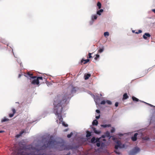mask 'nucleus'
I'll use <instances>...</instances> for the list:
<instances>
[{"mask_svg": "<svg viewBox=\"0 0 155 155\" xmlns=\"http://www.w3.org/2000/svg\"><path fill=\"white\" fill-rule=\"evenodd\" d=\"M75 87L71 86V88H68L64 91V94L62 96L58 95L54 99V112L56 115L59 117L61 115L62 110V105L64 104L71 94L76 92Z\"/></svg>", "mask_w": 155, "mask_h": 155, "instance_id": "1", "label": "nucleus"}, {"mask_svg": "<svg viewBox=\"0 0 155 155\" xmlns=\"http://www.w3.org/2000/svg\"><path fill=\"white\" fill-rule=\"evenodd\" d=\"M33 74L29 72H28L26 74H25L24 75L25 76L28 78H33L35 79L31 82V83L33 85H36L38 86L39 85V80H43V77H38L37 78V79L35 78H36V76H33Z\"/></svg>", "mask_w": 155, "mask_h": 155, "instance_id": "2", "label": "nucleus"}, {"mask_svg": "<svg viewBox=\"0 0 155 155\" xmlns=\"http://www.w3.org/2000/svg\"><path fill=\"white\" fill-rule=\"evenodd\" d=\"M56 141L54 140L50 139L47 144H45L44 146L46 147H51L53 146L55 144Z\"/></svg>", "mask_w": 155, "mask_h": 155, "instance_id": "3", "label": "nucleus"}, {"mask_svg": "<svg viewBox=\"0 0 155 155\" xmlns=\"http://www.w3.org/2000/svg\"><path fill=\"white\" fill-rule=\"evenodd\" d=\"M140 149L137 147H135L131 151H130L129 154L130 155H135L140 151Z\"/></svg>", "mask_w": 155, "mask_h": 155, "instance_id": "4", "label": "nucleus"}, {"mask_svg": "<svg viewBox=\"0 0 155 155\" xmlns=\"http://www.w3.org/2000/svg\"><path fill=\"white\" fill-rule=\"evenodd\" d=\"M101 138H97L96 139L94 137H93L91 140V142L92 143H94L96 142H100V139Z\"/></svg>", "mask_w": 155, "mask_h": 155, "instance_id": "5", "label": "nucleus"}, {"mask_svg": "<svg viewBox=\"0 0 155 155\" xmlns=\"http://www.w3.org/2000/svg\"><path fill=\"white\" fill-rule=\"evenodd\" d=\"M117 144L115 145V148L116 149H118V148H121L122 147L121 145V144L120 142H118L117 143Z\"/></svg>", "mask_w": 155, "mask_h": 155, "instance_id": "6", "label": "nucleus"}, {"mask_svg": "<svg viewBox=\"0 0 155 155\" xmlns=\"http://www.w3.org/2000/svg\"><path fill=\"white\" fill-rule=\"evenodd\" d=\"M150 34L148 33H145L143 36V38L145 39H147L148 38H150Z\"/></svg>", "mask_w": 155, "mask_h": 155, "instance_id": "7", "label": "nucleus"}, {"mask_svg": "<svg viewBox=\"0 0 155 155\" xmlns=\"http://www.w3.org/2000/svg\"><path fill=\"white\" fill-rule=\"evenodd\" d=\"M90 61V60L89 59H87L86 60H84L83 58L81 61V64H82V63H83V64H86L88 62H89Z\"/></svg>", "mask_w": 155, "mask_h": 155, "instance_id": "8", "label": "nucleus"}, {"mask_svg": "<svg viewBox=\"0 0 155 155\" xmlns=\"http://www.w3.org/2000/svg\"><path fill=\"white\" fill-rule=\"evenodd\" d=\"M138 134L137 133H136L134 134V136L131 137V140L133 141H135L137 140V136Z\"/></svg>", "mask_w": 155, "mask_h": 155, "instance_id": "9", "label": "nucleus"}, {"mask_svg": "<svg viewBox=\"0 0 155 155\" xmlns=\"http://www.w3.org/2000/svg\"><path fill=\"white\" fill-rule=\"evenodd\" d=\"M25 132L24 130H22L19 134H17L16 135V137L17 138H18L20 136H21V135Z\"/></svg>", "mask_w": 155, "mask_h": 155, "instance_id": "10", "label": "nucleus"}, {"mask_svg": "<svg viewBox=\"0 0 155 155\" xmlns=\"http://www.w3.org/2000/svg\"><path fill=\"white\" fill-rule=\"evenodd\" d=\"M129 97L127 95V93H124L123 96V100L127 99Z\"/></svg>", "mask_w": 155, "mask_h": 155, "instance_id": "11", "label": "nucleus"}, {"mask_svg": "<svg viewBox=\"0 0 155 155\" xmlns=\"http://www.w3.org/2000/svg\"><path fill=\"white\" fill-rule=\"evenodd\" d=\"M91 76V74H85L84 76V78L85 80H87Z\"/></svg>", "mask_w": 155, "mask_h": 155, "instance_id": "12", "label": "nucleus"}, {"mask_svg": "<svg viewBox=\"0 0 155 155\" xmlns=\"http://www.w3.org/2000/svg\"><path fill=\"white\" fill-rule=\"evenodd\" d=\"M86 137H90L91 135V132H89L88 131H86Z\"/></svg>", "mask_w": 155, "mask_h": 155, "instance_id": "13", "label": "nucleus"}, {"mask_svg": "<svg viewBox=\"0 0 155 155\" xmlns=\"http://www.w3.org/2000/svg\"><path fill=\"white\" fill-rule=\"evenodd\" d=\"M101 127H103L104 128H106L107 127H110L111 125L110 124H102L101 125Z\"/></svg>", "mask_w": 155, "mask_h": 155, "instance_id": "14", "label": "nucleus"}, {"mask_svg": "<svg viewBox=\"0 0 155 155\" xmlns=\"http://www.w3.org/2000/svg\"><path fill=\"white\" fill-rule=\"evenodd\" d=\"M98 124V122L96 120H94L92 123L93 125H97Z\"/></svg>", "mask_w": 155, "mask_h": 155, "instance_id": "15", "label": "nucleus"}, {"mask_svg": "<svg viewBox=\"0 0 155 155\" xmlns=\"http://www.w3.org/2000/svg\"><path fill=\"white\" fill-rule=\"evenodd\" d=\"M104 50V47H102V48H100L98 51V53H101Z\"/></svg>", "mask_w": 155, "mask_h": 155, "instance_id": "16", "label": "nucleus"}, {"mask_svg": "<svg viewBox=\"0 0 155 155\" xmlns=\"http://www.w3.org/2000/svg\"><path fill=\"white\" fill-rule=\"evenodd\" d=\"M9 120V119H8L6 118L5 117L1 121L2 122H3L8 121Z\"/></svg>", "mask_w": 155, "mask_h": 155, "instance_id": "17", "label": "nucleus"}, {"mask_svg": "<svg viewBox=\"0 0 155 155\" xmlns=\"http://www.w3.org/2000/svg\"><path fill=\"white\" fill-rule=\"evenodd\" d=\"M93 130L94 132L96 134H99L101 132L100 131H97L96 130V129L95 128H93Z\"/></svg>", "mask_w": 155, "mask_h": 155, "instance_id": "18", "label": "nucleus"}, {"mask_svg": "<svg viewBox=\"0 0 155 155\" xmlns=\"http://www.w3.org/2000/svg\"><path fill=\"white\" fill-rule=\"evenodd\" d=\"M103 12V10L101 9L99 10L98 11H97V14L99 15H101V13Z\"/></svg>", "mask_w": 155, "mask_h": 155, "instance_id": "19", "label": "nucleus"}, {"mask_svg": "<svg viewBox=\"0 0 155 155\" xmlns=\"http://www.w3.org/2000/svg\"><path fill=\"white\" fill-rule=\"evenodd\" d=\"M132 99L134 101H139V100L138 99L136 98V97L133 96L132 97Z\"/></svg>", "mask_w": 155, "mask_h": 155, "instance_id": "20", "label": "nucleus"}, {"mask_svg": "<svg viewBox=\"0 0 155 155\" xmlns=\"http://www.w3.org/2000/svg\"><path fill=\"white\" fill-rule=\"evenodd\" d=\"M97 5L98 6L99 9H100L101 8V5L100 2H97Z\"/></svg>", "mask_w": 155, "mask_h": 155, "instance_id": "21", "label": "nucleus"}, {"mask_svg": "<svg viewBox=\"0 0 155 155\" xmlns=\"http://www.w3.org/2000/svg\"><path fill=\"white\" fill-rule=\"evenodd\" d=\"M105 136L107 137H110V133L108 132H107L105 134Z\"/></svg>", "mask_w": 155, "mask_h": 155, "instance_id": "22", "label": "nucleus"}, {"mask_svg": "<svg viewBox=\"0 0 155 155\" xmlns=\"http://www.w3.org/2000/svg\"><path fill=\"white\" fill-rule=\"evenodd\" d=\"M97 18V16L96 15H93L92 16V20H94V19L95 20V19H96Z\"/></svg>", "mask_w": 155, "mask_h": 155, "instance_id": "23", "label": "nucleus"}, {"mask_svg": "<svg viewBox=\"0 0 155 155\" xmlns=\"http://www.w3.org/2000/svg\"><path fill=\"white\" fill-rule=\"evenodd\" d=\"M106 103L109 105H111L112 104L111 102L109 100H107L106 101Z\"/></svg>", "mask_w": 155, "mask_h": 155, "instance_id": "24", "label": "nucleus"}, {"mask_svg": "<svg viewBox=\"0 0 155 155\" xmlns=\"http://www.w3.org/2000/svg\"><path fill=\"white\" fill-rule=\"evenodd\" d=\"M104 35L106 37V36H108L109 35V33L108 32H106L104 33Z\"/></svg>", "mask_w": 155, "mask_h": 155, "instance_id": "25", "label": "nucleus"}, {"mask_svg": "<svg viewBox=\"0 0 155 155\" xmlns=\"http://www.w3.org/2000/svg\"><path fill=\"white\" fill-rule=\"evenodd\" d=\"M73 133L72 132H71L70 134H68L67 136V137L68 138H70L71 137Z\"/></svg>", "mask_w": 155, "mask_h": 155, "instance_id": "26", "label": "nucleus"}, {"mask_svg": "<svg viewBox=\"0 0 155 155\" xmlns=\"http://www.w3.org/2000/svg\"><path fill=\"white\" fill-rule=\"evenodd\" d=\"M12 155H20L18 153H16V152H15V151L14 152H13V153H12Z\"/></svg>", "mask_w": 155, "mask_h": 155, "instance_id": "27", "label": "nucleus"}, {"mask_svg": "<svg viewBox=\"0 0 155 155\" xmlns=\"http://www.w3.org/2000/svg\"><path fill=\"white\" fill-rule=\"evenodd\" d=\"M92 53H88V56L87 57V58H92V56L91 55Z\"/></svg>", "mask_w": 155, "mask_h": 155, "instance_id": "28", "label": "nucleus"}, {"mask_svg": "<svg viewBox=\"0 0 155 155\" xmlns=\"http://www.w3.org/2000/svg\"><path fill=\"white\" fill-rule=\"evenodd\" d=\"M99 57V55L98 54H96V57L94 58V59L95 60H97L98 58Z\"/></svg>", "mask_w": 155, "mask_h": 155, "instance_id": "29", "label": "nucleus"}, {"mask_svg": "<svg viewBox=\"0 0 155 155\" xmlns=\"http://www.w3.org/2000/svg\"><path fill=\"white\" fill-rule=\"evenodd\" d=\"M141 102H143L145 104H147V105H149V106H150V107H153V106L150 104H148V103H147L146 102H143V101H140Z\"/></svg>", "mask_w": 155, "mask_h": 155, "instance_id": "30", "label": "nucleus"}, {"mask_svg": "<svg viewBox=\"0 0 155 155\" xmlns=\"http://www.w3.org/2000/svg\"><path fill=\"white\" fill-rule=\"evenodd\" d=\"M106 103V101H105L104 100L102 101L101 103V104H104Z\"/></svg>", "mask_w": 155, "mask_h": 155, "instance_id": "31", "label": "nucleus"}, {"mask_svg": "<svg viewBox=\"0 0 155 155\" xmlns=\"http://www.w3.org/2000/svg\"><path fill=\"white\" fill-rule=\"evenodd\" d=\"M97 143H96V146L98 147H100L101 145V143H100V142H98Z\"/></svg>", "mask_w": 155, "mask_h": 155, "instance_id": "32", "label": "nucleus"}, {"mask_svg": "<svg viewBox=\"0 0 155 155\" xmlns=\"http://www.w3.org/2000/svg\"><path fill=\"white\" fill-rule=\"evenodd\" d=\"M114 151L117 154H120V152L118 150H114Z\"/></svg>", "mask_w": 155, "mask_h": 155, "instance_id": "33", "label": "nucleus"}, {"mask_svg": "<svg viewBox=\"0 0 155 155\" xmlns=\"http://www.w3.org/2000/svg\"><path fill=\"white\" fill-rule=\"evenodd\" d=\"M27 155H36V154H35L34 153L31 152V153H30L28 154H27Z\"/></svg>", "mask_w": 155, "mask_h": 155, "instance_id": "34", "label": "nucleus"}, {"mask_svg": "<svg viewBox=\"0 0 155 155\" xmlns=\"http://www.w3.org/2000/svg\"><path fill=\"white\" fill-rule=\"evenodd\" d=\"M62 124L65 127H67L68 126V125L67 124H65V123L64 122H63Z\"/></svg>", "mask_w": 155, "mask_h": 155, "instance_id": "35", "label": "nucleus"}, {"mask_svg": "<svg viewBox=\"0 0 155 155\" xmlns=\"http://www.w3.org/2000/svg\"><path fill=\"white\" fill-rule=\"evenodd\" d=\"M14 114H13V113L12 114H9V116L10 117H12L14 115Z\"/></svg>", "mask_w": 155, "mask_h": 155, "instance_id": "36", "label": "nucleus"}, {"mask_svg": "<svg viewBox=\"0 0 155 155\" xmlns=\"http://www.w3.org/2000/svg\"><path fill=\"white\" fill-rule=\"evenodd\" d=\"M12 110L13 112V113L14 114L16 112L15 109L14 108H12Z\"/></svg>", "mask_w": 155, "mask_h": 155, "instance_id": "37", "label": "nucleus"}, {"mask_svg": "<svg viewBox=\"0 0 155 155\" xmlns=\"http://www.w3.org/2000/svg\"><path fill=\"white\" fill-rule=\"evenodd\" d=\"M115 131V129L114 128H113L111 130V133H113Z\"/></svg>", "mask_w": 155, "mask_h": 155, "instance_id": "38", "label": "nucleus"}, {"mask_svg": "<svg viewBox=\"0 0 155 155\" xmlns=\"http://www.w3.org/2000/svg\"><path fill=\"white\" fill-rule=\"evenodd\" d=\"M118 103L117 102L115 103V105L116 107H117L118 106Z\"/></svg>", "mask_w": 155, "mask_h": 155, "instance_id": "39", "label": "nucleus"}, {"mask_svg": "<svg viewBox=\"0 0 155 155\" xmlns=\"http://www.w3.org/2000/svg\"><path fill=\"white\" fill-rule=\"evenodd\" d=\"M96 112L97 113H100V111L98 110H96Z\"/></svg>", "mask_w": 155, "mask_h": 155, "instance_id": "40", "label": "nucleus"}, {"mask_svg": "<svg viewBox=\"0 0 155 155\" xmlns=\"http://www.w3.org/2000/svg\"><path fill=\"white\" fill-rule=\"evenodd\" d=\"M138 33H140L142 32V31L140 30H139L138 31Z\"/></svg>", "mask_w": 155, "mask_h": 155, "instance_id": "41", "label": "nucleus"}, {"mask_svg": "<svg viewBox=\"0 0 155 155\" xmlns=\"http://www.w3.org/2000/svg\"><path fill=\"white\" fill-rule=\"evenodd\" d=\"M100 117V115H99L98 116H96V119H99Z\"/></svg>", "mask_w": 155, "mask_h": 155, "instance_id": "42", "label": "nucleus"}, {"mask_svg": "<svg viewBox=\"0 0 155 155\" xmlns=\"http://www.w3.org/2000/svg\"><path fill=\"white\" fill-rule=\"evenodd\" d=\"M22 75V74H19L18 75V78H20V77Z\"/></svg>", "mask_w": 155, "mask_h": 155, "instance_id": "43", "label": "nucleus"}, {"mask_svg": "<svg viewBox=\"0 0 155 155\" xmlns=\"http://www.w3.org/2000/svg\"><path fill=\"white\" fill-rule=\"evenodd\" d=\"M105 136H106L105 135H103L101 137L103 138H104L105 137Z\"/></svg>", "mask_w": 155, "mask_h": 155, "instance_id": "44", "label": "nucleus"}, {"mask_svg": "<svg viewBox=\"0 0 155 155\" xmlns=\"http://www.w3.org/2000/svg\"><path fill=\"white\" fill-rule=\"evenodd\" d=\"M152 11L155 13V9H153Z\"/></svg>", "mask_w": 155, "mask_h": 155, "instance_id": "45", "label": "nucleus"}, {"mask_svg": "<svg viewBox=\"0 0 155 155\" xmlns=\"http://www.w3.org/2000/svg\"><path fill=\"white\" fill-rule=\"evenodd\" d=\"M4 132V131L0 130V133H3Z\"/></svg>", "mask_w": 155, "mask_h": 155, "instance_id": "46", "label": "nucleus"}, {"mask_svg": "<svg viewBox=\"0 0 155 155\" xmlns=\"http://www.w3.org/2000/svg\"><path fill=\"white\" fill-rule=\"evenodd\" d=\"M135 33L136 34H139V33H138V32H135Z\"/></svg>", "mask_w": 155, "mask_h": 155, "instance_id": "47", "label": "nucleus"}, {"mask_svg": "<svg viewBox=\"0 0 155 155\" xmlns=\"http://www.w3.org/2000/svg\"><path fill=\"white\" fill-rule=\"evenodd\" d=\"M132 31V32H133V33H134V32H135V31H134V30H133V31Z\"/></svg>", "mask_w": 155, "mask_h": 155, "instance_id": "48", "label": "nucleus"}, {"mask_svg": "<svg viewBox=\"0 0 155 155\" xmlns=\"http://www.w3.org/2000/svg\"><path fill=\"white\" fill-rule=\"evenodd\" d=\"M103 140L104 141H106V140L105 139H104Z\"/></svg>", "mask_w": 155, "mask_h": 155, "instance_id": "49", "label": "nucleus"}, {"mask_svg": "<svg viewBox=\"0 0 155 155\" xmlns=\"http://www.w3.org/2000/svg\"><path fill=\"white\" fill-rule=\"evenodd\" d=\"M145 72H145V73H146V74H147V73L148 71H146Z\"/></svg>", "mask_w": 155, "mask_h": 155, "instance_id": "50", "label": "nucleus"}]
</instances>
